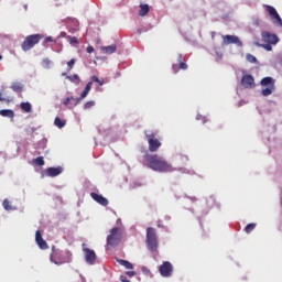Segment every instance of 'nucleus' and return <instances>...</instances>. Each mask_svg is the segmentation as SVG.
<instances>
[{
    "label": "nucleus",
    "mask_w": 282,
    "mask_h": 282,
    "mask_svg": "<svg viewBox=\"0 0 282 282\" xmlns=\"http://www.w3.org/2000/svg\"><path fill=\"white\" fill-rule=\"evenodd\" d=\"M3 100H6V98H3V93L0 91V102H3Z\"/></svg>",
    "instance_id": "nucleus-43"
},
{
    "label": "nucleus",
    "mask_w": 282,
    "mask_h": 282,
    "mask_svg": "<svg viewBox=\"0 0 282 282\" xmlns=\"http://www.w3.org/2000/svg\"><path fill=\"white\" fill-rule=\"evenodd\" d=\"M3 58V56L0 55V61Z\"/></svg>",
    "instance_id": "nucleus-44"
},
{
    "label": "nucleus",
    "mask_w": 282,
    "mask_h": 282,
    "mask_svg": "<svg viewBox=\"0 0 282 282\" xmlns=\"http://www.w3.org/2000/svg\"><path fill=\"white\" fill-rule=\"evenodd\" d=\"M263 8L268 12L271 21H273L278 28H282V19L281 15H279V12H276V9L270 4H263Z\"/></svg>",
    "instance_id": "nucleus-9"
},
{
    "label": "nucleus",
    "mask_w": 282,
    "mask_h": 282,
    "mask_svg": "<svg viewBox=\"0 0 282 282\" xmlns=\"http://www.w3.org/2000/svg\"><path fill=\"white\" fill-rule=\"evenodd\" d=\"M33 164H36V166H44L45 160L43 156H37L36 159H33Z\"/></svg>",
    "instance_id": "nucleus-28"
},
{
    "label": "nucleus",
    "mask_w": 282,
    "mask_h": 282,
    "mask_svg": "<svg viewBox=\"0 0 282 282\" xmlns=\"http://www.w3.org/2000/svg\"><path fill=\"white\" fill-rule=\"evenodd\" d=\"M70 43H78V39L76 36L70 37Z\"/></svg>",
    "instance_id": "nucleus-42"
},
{
    "label": "nucleus",
    "mask_w": 282,
    "mask_h": 282,
    "mask_svg": "<svg viewBox=\"0 0 282 282\" xmlns=\"http://www.w3.org/2000/svg\"><path fill=\"white\" fill-rule=\"evenodd\" d=\"M159 272L161 276H165V278L171 276L173 274V264H171V262L169 261L163 262L159 269Z\"/></svg>",
    "instance_id": "nucleus-12"
},
{
    "label": "nucleus",
    "mask_w": 282,
    "mask_h": 282,
    "mask_svg": "<svg viewBox=\"0 0 282 282\" xmlns=\"http://www.w3.org/2000/svg\"><path fill=\"white\" fill-rule=\"evenodd\" d=\"M83 252L85 256V261L88 263V265H94L96 263V251L85 247V243H83Z\"/></svg>",
    "instance_id": "nucleus-10"
},
{
    "label": "nucleus",
    "mask_w": 282,
    "mask_h": 282,
    "mask_svg": "<svg viewBox=\"0 0 282 282\" xmlns=\"http://www.w3.org/2000/svg\"><path fill=\"white\" fill-rule=\"evenodd\" d=\"M260 85L262 87H267L263 88L261 90L262 96H271V94L274 91L275 87H274V78L272 77H264L261 79Z\"/></svg>",
    "instance_id": "nucleus-8"
},
{
    "label": "nucleus",
    "mask_w": 282,
    "mask_h": 282,
    "mask_svg": "<svg viewBox=\"0 0 282 282\" xmlns=\"http://www.w3.org/2000/svg\"><path fill=\"white\" fill-rule=\"evenodd\" d=\"M35 241L39 246V248H41V250H47L48 246L47 242L43 239V236L41 235V231H36L35 232Z\"/></svg>",
    "instance_id": "nucleus-16"
},
{
    "label": "nucleus",
    "mask_w": 282,
    "mask_h": 282,
    "mask_svg": "<svg viewBox=\"0 0 282 282\" xmlns=\"http://www.w3.org/2000/svg\"><path fill=\"white\" fill-rule=\"evenodd\" d=\"M149 4H140L139 17H147L149 14Z\"/></svg>",
    "instance_id": "nucleus-24"
},
{
    "label": "nucleus",
    "mask_w": 282,
    "mask_h": 282,
    "mask_svg": "<svg viewBox=\"0 0 282 282\" xmlns=\"http://www.w3.org/2000/svg\"><path fill=\"white\" fill-rule=\"evenodd\" d=\"M0 116H2V118H14V111L10 110V109H2L0 110Z\"/></svg>",
    "instance_id": "nucleus-22"
},
{
    "label": "nucleus",
    "mask_w": 282,
    "mask_h": 282,
    "mask_svg": "<svg viewBox=\"0 0 282 282\" xmlns=\"http://www.w3.org/2000/svg\"><path fill=\"white\" fill-rule=\"evenodd\" d=\"M261 36L263 43L265 44L256 43V45H258V47H263V50H265L267 52H272V45H276L279 43V36L268 31H263L261 33Z\"/></svg>",
    "instance_id": "nucleus-3"
},
{
    "label": "nucleus",
    "mask_w": 282,
    "mask_h": 282,
    "mask_svg": "<svg viewBox=\"0 0 282 282\" xmlns=\"http://www.w3.org/2000/svg\"><path fill=\"white\" fill-rule=\"evenodd\" d=\"M91 82L97 83L98 85H100V87H102V85H105V79H100V78H98V76H93Z\"/></svg>",
    "instance_id": "nucleus-31"
},
{
    "label": "nucleus",
    "mask_w": 282,
    "mask_h": 282,
    "mask_svg": "<svg viewBox=\"0 0 282 282\" xmlns=\"http://www.w3.org/2000/svg\"><path fill=\"white\" fill-rule=\"evenodd\" d=\"M254 228H257V224H254V223L248 224L245 228V232L247 235H250V232H252V230H254Z\"/></svg>",
    "instance_id": "nucleus-29"
},
{
    "label": "nucleus",
    "mask_w": 282,
    "mask_h": 282,
    "mask_svg": "<svg viewBox=\"0 0 282 282\" xmlns=\"http://www.w3.org/2000/svg\"><path fill=\"white\" fill-rule=\"evenodd\" d=\"M42 67H44V69H50L52 67V62L50 58H44L42 61Z\"/></svg>",
    "instance_id": "nucleus-30"
},
{
    "label": "nucleus",
    "mask_w": 282,
    "mask_h": 282,
    "mask_svg": "<svg viewBox=\"0 0 282 282\" xmlns=\"http://www.w3.org/2000/svg\"><path fill=\"white\" fill-rule=\"evenodd\" d=\"M145 242H147L148 250H150V252H158V246H159L158 232L153 227L147 228Z\"/></svg>",
    "instance_id": "nucleus-4"
},
{
    "label": "nucleus",
    "mask_w": 282,
    "mask_h": 282,
    "mask_svg": "<svg viewBox=\"0 0 282 282\" xmlns=\"http://www.w3.org/2000/svg\"><path fill=\"white\" fill-rule=\"evenodd\" d=\"M61 173H63V169L61 166L48 167L45 170V175L47 177H57V175H61Z\"/></svg>",
    "instance_id": "nucleus-17"
},
{
    "label": "nucleus",
    "mask_w": 282,
    "mask_h": 282,
    "mask_svg": "<svg viewBox=\"0 0 282 282\" xmlns=\"http://www.w3.org/2000/svg\"><path fill=\"white\" fill-rule=\"evenodd\" d=\"M67 122L63 119H61V117H56L54 120V124L55 127H58V129H63V127H65Z\"/></svg>",
    "instance_id": "nucleus-26"
},
{
    "label": "nucleus",
    "mask_w": 282,
    "mask_h": 282,
    "mask_svg": "<svg viewBox=\"0 0 282 282\" xmlns=\"http://www.w3.org/2000/svg\"><path fill=\"white\" fill-rule=\"evenodd\" d=\"M11 89L17 94H21V91H23V85H21L19 82H14L11 84Z\"/></svg>",
    "instance_id": "nucleus-25"
},
{
    "label": "nucleus",
    "mask_w": 282,
    "mask_h": 282,
    "mask_svg": "<svg viewBox=\"0 0 282 282\" xmlns=\"http://www.w3.org/2000/svg\"><path fill=\"white\" fill-rule=\"evenodd\" d=\"M120 281H122V282H130L129 279H127V276H124V275L120 276Z\"/></svg>",
    "instance_id": "nucleus-41"
},
{
    "label": "nucleus",
    "mask_w": 282,
    "mask_h": 282,
    "mask_svg": "<svg viewBox=\"0 0 282 282\" xmlns=\"http://www.w3.org/2000/svg\"><path fill=\"white\" fill-rule=\"evenodd\" d=\"M144 160L148 162L149 169L158 173H173L175 171L173 165L169 164L164 158L158 154H145Z\"/></svg>",
    "instance_id": "nucleus-1"
},
{
    "label": "nucleus",
    "mask_w": 282,
    "mask_h": 282,
    "mask_svg": "<svg viewBox=\"0 0 282 282\" xmlns=\"http://www.w3.org/2000/svg\"><path fill=\"white\" fill-rule=\"evenodd\" d=\"M47 43H54V37L47 36L44 40V47H47Z\"/></svg>",
    "instance_id": "nucleus-35"
},
{
    "label": "nucleus",
    "mask_w": 282,
    "mask_h": 282,
    "mask_svg": "<svg viewBox=\"0 0 282 282\" xmlns=\"http://www.w3.org/2000/svg\"><path fill=\"white\" fill-rule=\"evenodd\" d=\"M241 85L245 89H254V77L252 75H243L241 78Z\"/></svg>",
    "instance_id": "nucleus-13"
},
{
    "label": "nucleus",
    "mask_w": 282,
    "mask_h": 282,
    "mask_svg": "<svg viewBox=\"0 0 282 282\" xmlns=\"http://www.w3.org/2000/svg\"><path fill=\"white\" fill-rule=\"evenodd\" d=\"M86 52H87L88 54L94 53V46L89 45V46L87 47Z\"/></svg>",
    "instance_id": "nucleus-39"
},
{
    "label": "nucleus",
    "mask_w": 282,
    "mask_h": 282,
    "mask_svg": "<svg viewBox=\"0 0 282 282\" xmlns=\"http://www.w3.org/2000/svg\"><path fill=\"white\" fill-rule=\"evenodd\" d=\"M224 45H237L238 47H243V43L239 41V37L236 35H225L223 36Z\"/></svg>",
    "instance_id": "nucleus-11"
},
{
    "label": "nucleus",
    "mask_w": 282,
    "mask_h": 282,
    "mask_svg": "<svg viewBox=\"0 0 282 282\" xmlns=\"http://www.w3.org/2000/svg\"><path fill=\"white\" fill-rule=\"evenodd\" d=\"M68 69H74V65H76V59L72 58L70 61L67 62Z\"/></svg>",
    "instance_id": "nucleus-36"
},
{
    "label": "nucleus",
    "mask_w": 282,
    "mask_h": 282,
    "mask_svg": "<svg viewBox=\"0 0 282 282\" xmlns=\"http://www.w3.org/2000/svg\"><path fill=\"white\" fill-rule=\"evenodd\" d=\"M126 274L128 276H135V271H127Z\"/></svg>",
    "instance_id": "nucleus-40"
},
{
    "label": "nucleus",
    "mask_w": 282,
    "mask_h": 282,
    "mask_svg": "<svg viewBox=\"0 0 282 282\" xmlns=\"http://www.w3.org/2000/svg\"><path fill=\"white\" fill-rule=\"evenodd\" d=\"M118 50L116 44L109 45V46H102L101 52L104 54H115V52Z\"/></svg>",
    "instance_id": "nucleus-20"
},
{
    "label": "nucleus",
    "mask_w": 282,
    "mask_h": 282,
    "mask_svg": "<svg viewBox=\"0 0 282 282\" xmlns=\"http://www.w3.org/2000/svg\"><path fill=\"white\" fill-rule=\"evenodd\" d=\"M95 106H96V101H87L84 105V109H91V107H95Z\"/></svg>",
    "instance_id": "nucleus-34"
},
{
    "label": "nucleus",
    "mask_w": 282,
    "mask_h": 282,
    "mask_svg": "<svg viewBox=\"0 0 282 282\" xmlns=\"http://www.w3.org/2000/svg\"><path fill=\"white\" fill-rule=\"evenodd\" d=\"M91 85H94L93 82H88L85 89L83 90V93L80 94L79 98H77L76 102L73 104V107H76V105H78L80 102V100H84V98H87V96L89 95V91H91Z\"/></svg>",
    "instance_id": "nucleus-15"
},
{
    "label": "nucleus",
    "mask_w": 282,
    "mask_h": 282,
    "mask_svg": "<svg viewBox=\"0 0 282 282\" xmlns=\"http://www.w3.org/2000/svg\"><path fill=\"white\" fill-rule=\"evenodd\" d=\"M76 100H78V98H74V97H67L66 99H64L63 105L65 107H68V109H74V102H76Z\"/></svg>",
    "instance_id": "nucleus-19"
},
{
    "label": "nucleus",
    "mask_w": 282,
    "mask_h": 282,
    "mask_svg": "<svg viewBox=\"0 0 282 282\" xmlns=\"http://www.w3.org/2000/svg\"><path fill=\"white\" fill-rule=\"evenodd\" d=\"M72 253L68 250H61V249H54L51 253V261L52 263H55V265H63V263H69L72 261Z\"/></svg>",
    "instance_id": "nucleus-2"
},
{
    "label": "nucleus",
    "mask_w": 282,
    "mask_h": 282,
    "mask_svg": "<svg viewBox=\"0 0 282 282\" xmlns=\"http://www.w3.org/2000/svg\"><path fill=\"white\" fill-rule=\"evenodd\" d=\"M68 80H70V83H75V85H79L80 84V77L76 74L67 76L66 77Z\"/></svg>",
    "instance_id": "nucleus-27"
},
{
    "label": "nucleus",
    "mask_w": 282,
    "mask_h": 282,
    "mask_svg": "<svg viewBox=\"0 0 282 282\" xmlns=\"http://www.w3.org/2000/svg\"><path fill=\"white\" fill-rule=\"evenodd\" d=\"M20 109H22V111H24L25 113H32V104L30 102H21L20 104Z\"/></svg>",
    "instance_id": "nucleus-21"
},
{
    "label": "nucleus",
    "mask_w": 282,
    "mask_h": 282,
    "mask_svg": "<svg viewBox=\"0 0 282 282\" xmlns=\"http://www.w3.org/2000/svg\"><path fill=\"white\" fill-rule=\"evenodd\" d=\"M196 119L202 120L203 123H206V122H207L206 117H203L202 115H198V116L196 117Z\"/></svg>",
    "instance_id": "nucleus-38"
},
{
    "label": "nucleus",
    "mask_w": 282,
    "mask_h": 282,
    "mask_svg": "<svg viewBox=\"0 0 282 282\" xmlns=\"http://www.w3.org/2000/svg\"><path fill=\"white\" fill-rule=\"evenodd\" d=\"M117 262L120 264V265H123V268H126L127 270H133V263L127 261V260H123V259H117Z\"/></svg>",
    "instance_id": "nucleus-23"
},
{
    "label": "nucleus",
    "mask_w": 282,
    "mask_h": 282,
    "mask_svg": "<svg viewBox=\"0 0 282 282\" xmlns=\"http://www.w3.org/2000/svg\"><path fill=\"white\" fill-rule=\"evenodd\" d=\"M180 69H182V68H180V64L178 65L177 64L172 65V70H173L174 74H177L180 72Z\"/></svg>",
    "instance_id": "nucleus-37"
},
{
    "label": "nucleus",
    "mask_w": 282,
    "mask_h": 282,
    "mask_svg": "<svg viewBox=\"0 0 282 282\" xmlns=\"http://www.w3.org/2000/svg\"><path fill=\"white\" fill-rule=\"evenodd\" d=\"M144 134L149 144L150 153H155L160 147H162V142L158 139V133L145 131Z\"/></svg>",
    "instance_id": "nucleus-6"
},
{
    "label": "nucleus",
    "mask_w": 282,
    "mask_h": 282,
    "mask_svg": "<svg viewBox=\"0 0 282 282\" xmlns=\"http://www.w3.org/2000/svg\"><path fill=\"white\" fill-rule=\"evenodd\" d=\"M246 59L248 61V63H257V57L250 53L246 55Z\"/></svg>",
    "instance_id": "nucleus-32"
},
{
    "label": "nucleus",
    "mask_w": 282,
    "mask_h": 282,
    "mask_svg": "<svg viewBox=\"0 0 282 282\" xmlns=\"http://www.w3.org/2000/svg\"><path fill=\"white\" fill-rule=\"evenodd\" d=\"M43 39H45L43 34L29 35L24 39L21 48L23 50V52H30V50H32V47H34L35 45H39V43H41Z\"/></svg>",
    "instance_id": "nucleus-5"
},
{
    "label": "nucleus",
    "mask_w": 282,
    "mask_h": 282,
    "mask_svg": "<svg viewBox=\"0 0 282 282\" xmlns=\"http://www.w3.org/2000/svg\"><path fill=\"white\" fill-rule=\"evenodd\" d=\"M90 197L91 199L97 202V204H100V206H109V200L105 196L99 195L96 192L90 193Z\"/></svg>",
    "instance_id": "nucleus-14"
},
{
    "label": "nucleus",
    "mask_w": 282,
    "mask_h": 282,
    "mask_svg": "<svg viewBox=\"0 0 282 282\" xmlns=\"http://www.w3.org/2000/svg\"><path fill=\"white\" fill-rule=\"evenodd\" d=\"M177 62L180 65V69L186 70L188 69V64H186V59L184 58V55L178 54L177 55Z\"/></svg>",
    "instance_id": "nucleus-18"
},
{
    "label": "nucleus",
    "mask_w": 282,
    "mask_h": 282,
    "mask_svg": "<svg viewBox=\"0 0 282 282\" xmlns=\"http://www.w3.org/2000/svg\"><path fill=\"white\" fill-rule=\"evenodd\" d=\"M122 241V234L120 232V228L113 227L110 230V235L107 236V246L110 248H116V246L120 245Z\"/></svg>",
    "instance_id": "nucleus-7"
},
{
    "label": "nucleus",
    "mask_w": 282,
    "mask_h": 282,
    "mask_svg": "<svg viewBox=\"0 0 282 282\" xmlns=\"http://www.w3.org/2000/svg\"><path fill=\"white\" fill-rule=\"evenodd\" d=\"M2 206H3L4 210H12V206H10V200H8V199L3 200Z\"/></svg>",
    "instance_id": "nucleus-33"
}]
</instances>
